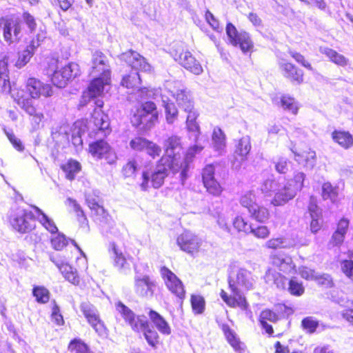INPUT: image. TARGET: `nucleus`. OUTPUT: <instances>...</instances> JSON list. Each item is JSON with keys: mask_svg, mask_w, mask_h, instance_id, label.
Returning a JSON list of instances; mask_svg holds the SVG:
<instances>
[{"mask_svg": "<svg viewBox=\"0 0 353 353\" xmlns=\"http://www.w3.org/2000/svg\"><path fill=\"white\" fill-rule=\"evenodd\" d=\"M39 45L38 37L33 38L23 50L18 52L14 66L17 68H21L29 63Z\"/></svg>", "mask_w": 353, "mask_h": 353, "instance_id": "24", "label": "nucleus"}, {"mask_svg": "<svg viewBox=\"0 0 353 353\" xmlns=\"http://www.w3.org/2000/svg\"><path fill=\"white\" fill-rule=\"evenodd\" d=\"M295 160L304 167H312L316 159V152L309 148L304 145L302 148L297 149L294 152Z\"/></svg>", "mask_w": 353, "mask_h": 353, "instance_id": "27", "label": "nucleus"}, {"mask_svg": "<svg viewBox=\"0 0 353 353\" xmlns=\"http://www.w3.org/2000/svg\"><path fill=\"white\" fill-rule=\"evenodd\" d=\"M239 203L242 207L247 209L248 213L255 208L258 203L256 202V194L253 190H249L243 194L240 199Z\"/></svg>", "mask_w": 353, "mask_h": 353, "instance_id": "43", "label": "nucleus"}, {"mask_svg": "<svg viewBox=\"0 0 353 353\" xmlns=\"http://www.w3.org/2000/svg\"><path fill=\"white\" fill-rule=\"evenodd\" d=\"M138 165L135 159L128 161L122 168L121 172L125 178H130L135 176Z\"/></svg>", "mask_w": 353, "mask_h": 353, "instance_id": "57", "label": "nucleus"}, {"mask_svg": "<svg viewBox=\"0 0 353 353\" xmlns=\"http://www.w3.org/2000/svg\"><path fill=\"white\" fill-rule=\"evenodd\" d=\"M348 259H343L340 262L341 272L352 282H353V252H348Z\"/></svg>", "mask_w": 353, "mask_h": 353, "instance_id": "45", "label": "nucleus"}, {"mask_svg": "<svg viewBox=\"0 0 353 353\" xmlns=\"http://www.w3.org/2000/svg\"><path fill=\"white\" fill-rule=\"evenodd\" d=\"M280 319L279 313L275 312L271 309L265 308L261 310L259 313L258 321L260 327L264 330L265 332L269 336H272L274 333V330L272 325L268 323V321L275 323Z\"/></svg>", "mask_w": 353, "mask_h": 353, "instance_id": "23", "label": "nucleus"}, {"mask_svg": "<svg viewBox=\"0 0 353 353\" xmlns=\"http://www.w3.org/2000/svg\"><path fill=\"white\" fill-rule=\"evenodd\" d=\"M7 222L20 234L32 232L36 228V216L32 210L19 206L12 208L7 214Z\"/></svg>", "mask_w": 353, "mask_h": 353, "instance_id": "7", "label": "nucleus"}, {"mask_svg": "<svg viewBox=\"0 0 353 353\" xmlns=\"http://www.w3.org/2000/svg\"><path fill=\"white\" fill-rule=\"evenodd\" d=\"M165 120L168 123L172 124L178 118V110L174 103H165L164 104Z\"/></svg>", "mask_w": 353, "mask_h": 353, "instance_id": "53", "label": "nucleus"}, {"mask_svg": "<svg viewBox=\"0 0 353 353\" xmlns=\"http://www.w3.org/2000/svg\"><path fill=\"white\" fill-rule=\"evenodd\" d=\"M150 141V140L145 137L138 136L132 138L129 144L132 150L135 152H143Z\"/></svg>", "mask_w": 353, "mask_h": 353, "instance_id": "54", "label": "nucleus"}, {"mask_svg": "<svg viewBox=\"0 0 353 353\" xmlns=\"http://www.w3.org/2000/svg\"><path fill=\"white\" fill-rule=\"evenodd\" d=\"M272 263L278 267L279 271L284 274H293L296 272V265L292 261L287 262L283 259H280L277 255L272 256Z\"/></svg>", "mask_w": 353, "mask_h": 353, "instance_id": "39", "label": "nucleus"}, {"mask_svg": "<svg viewBox=\"0 0 353 353\" xmlns=\"http://www.w3.org/2000/svg\"><path fill=\"white\" fill-rule=\"evenodd\" d=\"M295 195L296 193L293 190L285 186L275 193L271 201V204L274 206L283 205L292 199Z\"/></svg>", "mask_w": 353, "mask_h": 353, "instance_id": "37", "label": "nucleus"}, {"mask_svg": "<svg viewBox=\"0 0 353 353\" xmlns=\"http://www.w3.org/2000/svg\"><path fill=\"white\" fill-rule=\"evenodd\" d=\"M176 243L181 250L192 256L196 255L201 246V242L197 236L186 231L177 236Z\"/></svg>", "mask_w": 353, "mask_h": 353, "instance_id": "20", "label": "nucleus"}, {"mask_svg": "<svg viewBox=\"0 0 353 353\" xmlns=\"http://www.w3.org/2000/svg\"><path fill=\"white\" fill-rule=\"evenodd\" d=\"M68 350L70 353H91L88 345L80 339H72L68 345Z\"/></svg>", "mask_w": 353, "mask_h": 353, "instance_id": "47", "label": "nucleus"}, {"mask_svg": "<svg viewBox=\"0 0 353 353\" xmlns=\"http://www.w3.org/2000/svg\"><path fill=\"white\" fill-rule=\"evenodd\" d=\"M249 214L252 219L259 223H265L271 216L269 209L259 203L250 211Z\"/></svg>", "mask_w": 353, "mask_h": 353, "instance_id": "40", "label": "nucleus"}, {"mask_svg": "<svg viewBox=\"0 0 353 353\" xmlns=\"http://www.w3.org/2000/svg\"><path fill=\"white\" fill-rule=\"evenodd\" d=\"M106 56L101 51L97 50L92 54V66L90 70V74L95 76L101 72L102 68H110L108 64Z\"/></svg>", "mask_w": 353, "mask_h": 353, "instance_id": "33", "label": "nucleus"}, {"mask_svg": "<svg viewBox=\"0 0 353 353\" xmlns=\"http://www.w3.org/2000/svg\"><path fill=\"white\" fill-rule=\"evenodd\" d=\"M94 103L97 108L93 110L90 120L94 128L89 133V137L92 139H97L99 134L101 133L102 137L104 138L110 135L112 132L110 119L108 114L102 110L104 105L103 101L97 99L94 101Z\"/></svg>", "mask_w": 353, "mask_h": 353, "instance_id": "9", "label": "nucleus"}, {"mask_svg": "<svg viewBox=\"0 0 353 353\" xmlns=\"http://www.w3.org/2000/svg\"><path fill=\"white\" fill-rule=\"evenodd\" d=\"M54 94L52 85L39 79L30 77L25 84V90H19L13 95L14 101L35 122L39 124L44 119V114L37 107L34 99L49 98Z\"/></svg>", "mask_w": 353, "mask_h": 353, "instance_id": "1", "label": "nucleus"}, {"mask_svg": "<svg viewBox=\"0 0 353 353\" xmlns=\"http://www.w3.org/2000/svg\"><path fill=\"white\" fill-rule=\"evenodd\" d=\"M50 259L59 268L65 280L74 285L78 286L81 284L82 281L81 276L78 274L77 271L71 265L68 263L62 261L58 258V256L55 254H51L50 256Z\"/></svg>", "mask_w": 353, "mask_h": 353, "instance_id": "22", "label": "nucleus"}, {"mask_svg": "<svg viewBox=\"0 0 353 353\" xmlns=\"http://www.w3.org/2000/svg\"><path fill=\"white\" fill-rule=\"evenodd\" d=\"M251 150L250 139L248 137H243L239 139L234 152V157L236 161H243Z\"/></svg>", "mask_w": 353, "mask_h": 353, "instance_id": "31", "label": "nucleus"}, {"mask_svg": "<svg viewBox=\"0 0 353 353\" xmlns=\"http://www.w3.org/2000/svg\"><path fill=\"white\" fill-rule=\"evenodd\" d=\"M88 130V120L86 119H80L77 120L73 124V132L78 137H81Z\"/></svg>", "mask_w": 353, "mask_h": 353, "instance_id": "62", "label": "nucleus"}, {"mask_svg": "<svg viewBox=\"0 0 353 353\" xmlns=\"http://www.w3.org/2000/svg\"><path fill=\"white\" fill-rule=\"evenodd\" d=\"M0 30L8 44L19 42L22 30L21 21L13 17H2L0 18Z\"/></svg>", "mask_w": 353, "mask_h": 353, "instance_id": "12", "label": "nucleus"}, {"mask_svg": "<svg viewBox=\"0 0 353 353\" xmlns=\"http://www.w3.org/2000/svg\"><path fill=\"white\" fill-rule=\"evenodd\" d=\"M215 168L212 164L206 165L202 170V181L206 191L214 196H220L224 190L221 183L215 179Z\"/></svg>", "mask_w": 353, "mask_h": 353, "instance_id": "17", "label": "nucleus"}, {"mask_svg": "<svg viewBox=\"0 0 353 353\" xmlns=\"http://www.w3.org/2000/svg\"><path fill=\"white\" fill-rule=\"evenodd\" d=\"M230 43L234 47H239L243 53L253 52L254 45L249 34L245 30L239 31L232 23L229 22L225 28Z\"/></svg>", "mask_w": 353, "mask_h": 353, "instance_id": "11", "label": "nucleus"}, {"mask_svg": "<svg viewBox=\"0 0 353 353\" xmlns=\"http://www.w3.org/2000/svg\"><path fill=\"white\" fill-rule=\"evenodd\" d=\"M145 153L152 159L160 157L162 150L161 148L152 141H150L145 150Z\"/></svg>", "mask_w": 353, "mask_h": 353, "instance_id": "60", "label": "nucleus"}, {"mask_svg": "<svg viewBox=\"0 0 353 353\" xmlns=\"http://www.w3.org/2000/svg\"><path fill=\"white\" fill-rule=\"evenodd\" d=\"M310 230L312 234H317L323 227V215L310 216Z\"/></svg>", "mask_w": 353, "mask_h": 353, "instance_id": "61", "label": "nucleus"}, {"mask_svg": "<svg viewBox=\"0 0 353 353\" xmlns=\"http://www.w3.org/2000/svg\"><path fill=\"white\" fill-rule=\"evenodd\" d=\"M174 99L179 107L194 102V99L190 92L186 89L178 90L174 94Z\"/></svg>", "mask_w": 353, "mask_h": 353, "instance_id": "51", "label": "nucleus"}, {"mask_svg": "<svg viewBox=\"0 0 353 353\" xmlns=\"http://www.w3.org/2000/svg\"><path fill=\"white\" fill-rule=\"evenodd\" d=\"M321 52L326 56L330 62L338 66L346 67L349 64V59L347 57L332 48L324 47Z\"/></svg>", "mask_w": 353, "mask_h": 353, "instance_id": "36", "label": "nucleus"}, {"mask_svg": "<svg viewBox=\"0 0 353 353\" xmlns=\"http://www.w3.org/2000/svg\"><path fill=\"white\" fill-rule=\"evenodd\" d=\"M282 75L294 84H301L304 81V72L292 62L282 59L279 63Z\"/></svg>", "mask_w": 353, "mask_h": 353, "instance_id": "21", "label": "nucleus"}, {"mask_svg": "<svg viewBox=\"0 0 353 353\" xmlns=\"http://www.w3.org/2000/svg\"><path fill=\"white\" fill-rule=\"evenodd\" d=\"M121 59L132 69L129 73L123 75L120 85L127 90L134 91L142 83L139 72H147L151 69L146 59L139 53L129 50L121 55Z\"/></svg>", "mask_w": 353, "mask_h": 353, "instance_id": "4", "label": "nucleus"}, {"mask_svg": "<svg viewBox=\"0 0 353 353\" xmlns=\"http://www.w3.org/2000/svg\"><path fill=\"white\" fill-rule=\"evenodd\" d=\"M32 295L35 297L37 303L44 304L49 301L50 293L44 286L36 285L32 288Z\"/></svg>", "mask_w": 353, "mask_h": 353, "instance_id": "50", "label": "nucleus"}, {"mask_svg": "<svg viewBox=\"0 0 353 353\" xmlns=\"http://www.w3.org/2000/svg\"><path fill=\"white\" fill-rule=\"evenodd\" d=\"M250 233L252 234L254 237L259 239H265L269 237L270 230L266 225H258L256 228H251Z\"/></svg>", "mask_w": 353, "mask_h": 353, "instance_id": "59", "label": "nucleus"}, {"mask_svg": "<svg viewBox=\"0 0 353 353\" xmlns=\"http://www.w3.org/2000/svg\"><path fill=\"white\" fill-rule=\"evenodd\" d=\"M50 241L52 248L57 251L63 250L69 243V239L65 235L59 232L51 237Z\"/></svg>", "mask_w": 353, "mask_h": 353, "instance_id": "48", "label": "nucleus"}, {"mask_svg": "<svg viewBox=\"0 0 353 353\" xmlns=\"http://www.w3.org/2000/svg\"><path fill=\"white\" fill-rule=\"evenodd\" d=\"M156 282L149 276L136 278L134 280V291L140 296H152Z\"/></svg>", "mask_w": 353, "mask_h": 353, "instance_id": "25", "label": "nucleus"}, {"mask_svg": "<svg viewBox=\"0 0 353 353\" xmlns=\"http://www.w3.org/2000/svg\"><path fill=\"white\" fill-rule=\"evenodd\" d=\"M180 109L187 114L186 125L187 128L190 131H197L199 129V125L196 122L199 117V112L194 107V101L185 104L179 107Z\"/></svg>", "mask_w": 353, "mask_h": 353, "instance_id": "29", "label": "nucleus"}, {"mask_svg": "<svg viewBox=\"0 0 353 353\" xmlns=\"http://www.w3.org/2000/svg\"><path fill=\"white\" fill-rule=\"evenodd\" d=\"M305 175L302 172H296L294 174L292 179H290L289 183V188L293 190L295 193L296 191H300L303 185Z\"/></svg>", "mask_w": 353, "mask_h": 353, "instance_id": "52", "label": "nucleus"}, {"mask_svg": "<svg viewBox=\"0 0 353 353\" xmlns=\"http://www.w3.org/2000/svg\"><path fill=\"white\" fill-rule=\"evenodd\" d=\"M174 59L189 72L199 75L203 72L201 61L197 59L190 51L185 50L178 53L174 50L170 52Z\"/></svg>", "mask_w": 353, "mask_h": 353, "instance_id": "15", "label": "nucleus"}, {"mask_svg": "<svg viewBox=\"0 0 353 353\" xmlns=\"http://www.w3.org/2000/svg\"><path fill=\"white\" fill-rule=\"evenodd\" d=\"M212 140L216 150H222L226 145V135L219 127H215L213 129Z\"/></svg>", "mask_w": 353, "mask_h": 353, "instance_id": "46", "label": "nucleus"}, {"mask_svg": "<svg viewBox=\"0 0 353 353\" xmlns=\"http://www.w3.org/2000/svg\"><path fill=\"white\" fill-rule=\"evenodd\" d=\"M112 249L114 254V266L117 267L118 269L123 268L125 267V265L127 263L125 256L123 255L121 252H119L117 247L115 244H112Z\"/></svg>", "mask_w": 353, "mask_h": 353, "instance_id": "63", "label": "nucleus"}, {"mask_svg": "<svg viewBox=\"0 0 353 353\" xmlns=\"http://www.w3.org/2000/svg\"><path fill=\"white\" fill-rule=\"evenodd\" d=\"M252 281L251 272L245 268H239L235 274L230 275L228 278V287L246 291L253 288Z\"/></svg>", "mask_w": 353, "mask_h": 353, "instance_id": "18", "label": "nucleus"}, {"mask_svg": "<svg viewBox=\"0 0 353 353\" xmlns=\"http://www.w3.org/2000/svg\"><path fill=\"white\" fill-rule=\"evenodd\" d=\"M332 141L344 150L353 147V135L347 130H334L331 134Z\"/></svg>", "mask_w": 353, "mask_h": 353, "instance_id": "28", "label": "nucleus"}, {"mask_svg": "<svg viewBox=\"0 0 353 353\" xmlns=\"http://www.w3.org/2000/svg\"><path fill=\"white\" fill-rule=\"evenodd\" d=\"M321 196L323 200L330 199L332 203L337 201L339 196L338 188L330 182H325L322 185Z\"/></svg>", "mask_w": 353, "mask_h": 353, "instance_id": "44", "label": "nucleus"}, {"mask_svg": "<svg viewBox=\"0 0 353 353\" xmlns=\"http://www.w3.org/2000/svg\"><path fill=\"white\" fill-rule=\"evenodd\" d=\"M221 329L224 334L227 342L232 347L234 351L241 352L243 350V343L228 324L223 323L221 325Z\"/></svg>", "mask_w": 353, "mask_h": 353, "instance_id": "30", "label": "nucleus"}, {"mask_svg": "<svg viewBox=\"0 0 353 353\" xmlns=\"http://www.w3.org/2000/svg\"><path fill=\"white\" fill-rule=\"evenodd\" d=\"M168 172L172 174H176L181 171L172 168L161 165L160 161L157 162V170L154 172H150L148 170H143L141 173V182L140 187L142 190L146 191L149 188L150 183L151 186L155 189L161 188L165 181V178L168 176Z\"/></svg>", "mask_w": 353, "mask_h": 353, "instance_id": "10", "label": "nucleus"}, {"mask_svg": "<svg viewBox=\"0 0 353 353\" xmlns=\"http://www.w3.org/2000/svg\"><path fill=\"white\" fill-rule=\"evenodd\" d=\"M86 203L91 210L92 214L99 220H106L109 216L108 211L103 204L96 198L89 197L86 199Z\"/></svg>", "mask_w": 353, "mask_h": 353, "instance_id": "35", "label": "nucleus"}, {"mask_svg": "<svg viewBox=\"0 0 353 353\" xmlns=\"http://www.w3.org/2000/svg\"><path fill=\"white\" fill-rule=\"evenodd\" d=\"M9 57L4 56L0 59V92L9 94L12 86L9 77Z\"/></svg>", "mask_w": 353, "mask_h": 353, "instance_id": "26", "label": "nucleus"}, {"mask_svg": "<svg viewBox=\"0 0 353 353\" xmlns=\"http://www.w3.org/2000/svg\"><path fill=\"white\" fill-rule=\"evenodd\" d=\"M319 325V321L312 316H306L301 321V327L308 334H313Z\"/></svg>", "mask_w": 353, "mask_h": 353, "instance_id": "56", "label": "nucleus"}, {"mask_svg": "<svg viewBox=\"0 0 353 353\" xmlns=\"http://www.w3.org/2000/svg\"><path fill=\"white\" fill-rule=\"evenodd\" d=\"M288 290L294 296H301L305 291L303 282L298 281L295 277H292L289 280Z\"/></svg>", "mask_w": 353, "mask_h": 353, "instance_id": "49", "label": "nucleus"}, {"mask_svg": "<svg viewBox=\"0 0 353 353\" xmlns=\"http://www.w3.org/2000/svg\"><path fill=\"white\" fill-rule=\"evenodd\" d=\"M80 309L87 322L98 333L105 331V327L100 318L97 308L89 302H83L80 305Z\"/></svg>", "mask_w": 353, "mask_h": 353, "instance_id": "19", "label": "nucleus"}, {"mask_svg": "<svg viewBox=\"0 0 353 353\" xmlns=\"http://www.w3.org/2000/svg\"><path fill=\"white\" fill-rule=\"evenodd\" d=\"M157 105L152 101L141 102L130 114V121L135 127L148 130L153 127L159 120Z\"/></svg>", "mask_w": 353, "mask_h": 353, "instance_id": "6", "label": "nucleus"}, {"mask_svg": "<svg viewBox=\"0 0 353 353\" xmlns=\"http://www.w3.org/2000/svg\"><path fill=\"white\" fill-rule=\"evenodd\" d=\"M116 308L134 332L142 333L148 344L152 347H157L160 342V336L143 316L135 315L132 310L120 301L117 303Z\"/></svg>", "mask_w": 353, "mask_h": 353, "instance_id": "3", "label": "nucleus"}, {"mask_svg": "<svg viewBox=\"0 0 353 353\" xmlns=\"http://www.w3.org/2000/svg\"><path fill=\"white\" fill-rule=\"evenodd\" d=\"M34 212L38 216H41V218L39 219V223L41 225L52 234H55L59 232V229L55 224L54 221L49 218L36 205H32Z\"/></svg>", "mask_w": 353, "mask_h": 353, "instance_id": "38", "label": "nucleus"}, {"mask_svg": "<svg viewBox=\"0 0 353 353\" xmlns=\"http://www.w3.org/2000/svg\"><path fill=\"white\" fill-rule=\"evenodd\" d=\"M228 288L231 292L230 294L223 289L221 290L219 293L221 299L226 305L230 308H238L241 311L246 312L249 310L250 304L241 290L233 289L232 287Z\"/></svg>", "mask_w": 353, "mask_h": 353, "instance_id": "16", "label": "nucleus"}, {"mask_svg": "<svg viewBox=\"0 0 353 353\" xmlns=\"http://www.w3.org/2000/svg\"><path fill=\"white\" fill-rule=\"evenodd\" d=\"M163 154L159 158L161 165L174 168L181 171V178L185 180L189 163L184 157L185 150L181 138L177 135L168 136L163 143Z\"/></svg>", "mask_w": 353, "mask_h": 353, "instance_id": "2", "label": "nucleus"}, {"mask_svg": "<svg viewBox=\"0 0 353 353\" xmlns=\"http://www.w3.org/2000/svg\"><path fill=\"white\" fill-rule=\"evenodd\" d=\"M233 227L238 231L245 233H249L251 230L252 225L241 216H236L232 221Z\"/></svg>", "mask_w": 353, "mask_h": 353, "instance_id": "55", "label": "nucleus"}, {"mask_svg": "<svg viewBox=\"0 0 353 353\" xmlns=\"http://www.w3.org/2000/svg\"><path fill=\"white\" fill-rule=\"evenodd\" d=\"M298 272L300 276L306 281H314L316 276V273L314 269H311L305 265L299 267Z\"/></svg>", "mask_w": 353, "mask_h": 353, "instance_id": "64", "label": "nucleus"}, {"mask_svg": "<svg viewBox=\"0 0 353 353\" xmlns=\"http://www.w3.org/2000/svg\"><path fill=\"white\" fill-rule=\"evenodd\" d=\"M95 76L90 80L87 88L82 92L80 101L81 106H85L91 100L103 96L105 86L111 85L112 71L110 68H102L101 72Z\"/></svg>", "mask_w": 353, "mask_h": 353, "instance_id": "8", "label": "nucleus"}, {"mask_svg": "<svg viewBox=\"0 0 353 353\" xmlns=\"http://www.w3.org/2000/svg\"><path fill=\"white\" fill-rule=\"evenodd\" d=\"M59 60L57 58H50L47 61V72H52L51 81L55 86L65 88L70 82L81 74L79 65L70 62L58 69Z\"/></svg>", "mask_w": 353, "mask_h": 353, "instance_id": "5", "label": "nucleus"}, {"mask_svg": "<svg viewBox=\"0 0 353 353\" xmlns=\"http://www.w3.org/2000/svg\"><path fill=\"white\" fill-rule=\"evenodd\" d=\"M190 303L194 314H202L205 310V300L200 294H192L190 297Z\"/></svg>", "mask_w": 353, "mask_h": 353, "instance_id": "41", "label": "nucleus"}, {"mask_svg": "<svg viewBox=\"0 0 353 353\" xmlns=\"http://www.w3.org/2000/svg\"><path fill=\"white\" fill-rule=\"evenodd\" d=\"M148 316L160 333L164 335L171 334L172 330L169 323L159 313L151 309L148 312Z\"/></svg>", "mask_w": 353, "mask_h": 353, "instance_id": "32", "label": "nucleus"}, {"mask_svg": "<svg viewBox=\"0 0 353 353\" xmlns=\"http://www.w3.org/2000/svg\"><path fill=\"white\" fill-rule=\"evenodd\" d=\"M314 281H315L319 286L327 289L334 287V281L332 277L327 274H316Z\"/></svg>", "mask_w": 353, "mask_h": 353, "instance_id": "58", "label": "nucleus"}, {"mask_svg": "<svg viewBox=\"0 0 353 353\" xmlns=\"http://www.w3.org/2000/svg\"><path fill=\"white\" fill-rule=\"evenodd\" d=\"M159 272L168 290L180 300L185 299L186 291L182 281L166 266H161Z\"/></svg>", "mask_w": 353, "mask_h": 353, "instance_id": "13", "label": "nucleus"}, {"mask_svg": "<svg viewBox=\"0 0 353 353\" xmlns=\"http://www.w3.org/2000/svg\"><path fill=\"white\" fill-rule=\"evenodd\" d=\"M60 168L64 172L65 179L70 181L75 179L76 175L82 168L81 163L73 159H69L65 163L61 164Z\"/></svg>", "mask_w": 353, "mask_h": 353, "instance_id": "34", "label": "nucleus"}, {"mask_svg": "<svg viewBox=\"0 0 353 353\" xmlns=\"http://www.w3.org/2000/svg\"><path fill=\"white\" fill-rule=\"evenodd\" d=\"M88 152L97 159H105L109 164L115 163L117 157L110 144L103 138L98 139L88 145Z\"/></svg>", "mask_w": 353, "mask_h": 353, "instance_id": "14", "label": "nucleus"}, {"mask_svg": "<svg viewBox=\"0 0 353 353\" xmlns=\"http://www.w3.org/2000/svg\"><path fill=\"white\" fill-rule=\"evenodd\" d=\"M279 105L286 111L293 114H296L299 112V105L295 99L288 94H283L279 99Z\"/></svg>", "mask_w": 353, "mask_h": 353, "instance_id": "42", "label": "nucleus"}]
</instances>
